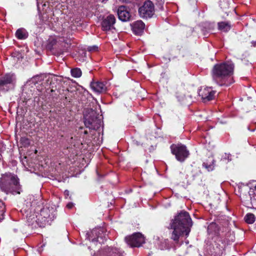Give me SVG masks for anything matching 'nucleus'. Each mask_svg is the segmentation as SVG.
I'll list each match as a JSON object with an SVG mask.
<instances>
[{
  "mask_svg": "<svg viewBox=\"0 0 256 256\" xmlns=\"http://www.w3.org/2000/svg\"><path fill=\"white\" fill-rule=\"evenodd\" d=\"M41 80H42V77L39 76H35L31 79V81L33 83H36Z\"/></svg>",
  "mask_w": 256,
  "mask_h": 256,
  "instance_id": "28",
  "label": "nucleus"
},
{
  "mask_svg": "<svg viewBox=\"0 0 256 256\" xmlns=\"http://www.w3.org/2000/svg\"><path fill=\"white\" fill-rule=\"evenodd\" d=\"M245 221L250 224L254 223L255 221L254 215L252 214H248L244 217Z\"/></svg>",
  "mask_w": 256,
  "mask_h": 256,
  "instance_id": "22",
  "label": "nucleus"
},
{
  "mask_svg": "<svg viewBox=\"0 0 256 256\" xmlns=\"http://www.w3.org/2000/svg\"><path fill=\"white\" fill-rule=\"evenodd\" d=\"M213 246L214 253L216 256H220L222 254L223 250L225 247V244L220 238L217 237Z\"/></svg>",
  "mask_w": 256,
  "mask_h": 256,
  "instance_id": "14",
  "label": "nucleus"
},
{
  "mask_svg": "<svg viewBox=\"0 0 256 256\" xmlns=\"http://www.w3.org/2000/svg\"><path fill=\"white\" fill-rule=\"evenodd\" d=\"M192 224L189 214L186 211H181L170 224V228L173 230L171 239L176 244H178L180 242L182 243L183 238L188 236Z\"/></svg>",
  "mask_w": 256,
  "mask_h": 256,
  "instance_id": "1",
  "label": "nucleus"
},
{
  "mask_svg": "<svg viewBox=\"0 0 256 256\" xmlns=\"http://www.w3.org/2000/svg\"><path fill=\"white\" fill-rule=\"evenodd\" d=\"M56 40H55L54 39H52V40L50 39V40H49L48 47H49L50 48V47L49 46V45H50V44H52V45H54V44H56Z\"/></svg>",
  "mask_w": 256,
  "mask_h": 256,
  "instance_id": "31",
  "label": "nucleus"
},
{
  "mask_svg": "<svg viewBox=\"0 0 256 256\" xmlns=\"http://www.w3.org/2000/svg\"><path fill=\"white\" fill-rule=\"evenodd\" d=\"M234 64L226 62L215 64L212 70L213 80L220 86H228L234 82L232 77L234 73Z\"/></svg>",
  "mask_w": 256,
  "mask_h": 256,
  "instance_id": "2",
  "label": "nucleus"
},
{
  "mask_svg": "<svg viewBox=\"0 0 256 256\" xmlns=\"http://www.w3.org/2000/svg\"><path fill=\"white\" fill-rule=\"evenodd\" d=\"M220 5L223 9H226L229 7V3L227 0H220Z\"/></svg>",
  "mask_w": 256,
  "mask_h": 256,
  "instance_id": "25",
  "label": "nucleus"
},
{
  "mask_svg": "<svg viewBox=\"0 0 256 256\" xmlns=\"http://www.w3.org/2000/svg\"><path fill=\"white\" fill-rule=\"evenodd\" d=\"M73 206H74V204L72 202H70V203L66 205V207L69 209L72 208L73 207Z\"/></svg>",
  "mask_w": 256,
  "mask_h": 256,
  "instance_id": "33",
  "label": "nucleus"
},
{
  "mask_svg": "<svg viewBox=\"0 0 256 256\" xmlns=\"http://www.w3.org/2000/svg\"><path fill=\"white\" fill-rule=\"evenodd\" d=\"M84 124L90 129L95 130L100 125V120L98 118L96 112L92 110L84 116Z\"/></svg>",
  "mask_w": 256,
  "mask_h": 256,
  "instance_id": "5",
  "label": "nucleus"
},
{
  "mask_svg": "<svg viewBox=\"0 0 256 256\" xmlns=\"http://www.w3.org/2000/svg\"><path fill=\"white\" fill-rule=\"evenodd\" d=\"M118 15L119 19L122 22H126L130 20V14L128 8L125 6H120L118 10Z\"/></svg>",
  "mask_w": 256,
  "mask_h": 256,
  "instance_id": "12",
  "label": "nucleus"
},
{
  "mask_svg": "<svg viewBox=\"0 0 256 256\" xmlns=\"http://www.w3.org/2000/svg\"><path fill=\"white\" fill-rule=\"evenodd\" d=\"M231 160V155L228 154H224L222 158V160L225 162H226L230 161Z\"/></svg>",
  "mask_w": 256,
  "mask_h": 256,
  "instance_id": "26",
  "label": "nucleus"
},
{
  "mask_svg": "<svg viewBox=\"0 0 256 256\" xmlns=\"http://www.w3.org/2000/svg\"><path fill=\"white\" fill-rule=\"evenodd\" d=\"M22 140L25 143L26 145L28 146L30 144V140L28 138H23Z\"/></svg>",
  "mask_w": 256,
  "mask_h": 256,
  "instance_id": "32",
  "label": "nucleus"
},
{
  "mask_svg": "<svg viewBox=\"0 0 256 256\" xmlns=\"http://www.w3.org/2000/svg\"><path fill=\"white\" fill-rule=\"evenodd\" d=\"M218 28L222 32H227L230 30L231 24L228 22H220L218 23Z\"/></svg>",
  "mask_w": 256,
  "mask_h": 256,
  "instance_id": "18",
  "label": "nucleus"
},
{
  "mask_svg": "<svg viewBox=\"0 0 256 256\" xmlns=\"http://www.w3.org/2000/svg\"><path fill=\"white\" fill-rule=\"evenodd\" d=\"M40 215L46 218H48L50 216V210L48 208H44L41 210Z\"/></svg>",
  "mask_w": 256,
  "mask_h": 256,
  "instance_id": "24",
  "label": "nucleus"
},
{
  "mask_svg": "<svg viewBox=\"0 0 256 256\" xmlns=\"http://www.w3.org/2000/svg\"><path fill=\"white\" fill-rule=\"evenodd\" d=\"M256 128H254V129H251V128H250V126H248V130H250V131H251V132H254V130H256Z\"/></svg>",
  "mask_w": 256,
  "mask_h": 256,
  "instance_id": "34",
  "label": "nucleus"
},
{
  "mask_svg": "<svg viewBox=\"0 0 256 256\" xmlns=\"http://www.w3.org/2000/svg\"><path fill=\"white\" fill-rule=\"evenodd\" d=\"M87 50L90 52H96L98 50V46H90L88 47Z\"/></svg>",
  "mask_w": 256,
  "mask_h": 256,
  "instance_id": "27",
  "label": "nucleus"
},
{
  "mask_svg": "<svg viewBox=\"0 0 256 256\" xmlns=\"http://www.w3.org/2000/svg\"><path fill=\"white\" fill-rule=\"evenodd\" d=\"M103 232L100 229H94L90 233L86 234V238L92 242H98L100 244L104 243L106 240V236H102Z\"/></svg>",
  "mask_w": 256,
  "mask_h": 256,
  "instance_id": "9",
  "label": "nucleus"
},
{
  "mask_svg": "<svg viewBox=\"0 0 256 256\" xmlns=\"http://www.w3.org/2000/svg\"><path fill=\"white\" fill-rule=\"evenodd\" d=\"M27 222L28 225L34 226L37 222V216L34 212H28V210H26Z\"/></svg>",
  "mask_w": 256,
  "mask_h": 256,
  "instance_id": "16",
  "label": "nucleus"
},
{
  "mask_svg": "<svg viewBox=\"0 0 256 256\" xmlns=\"http://www.w3.org/2000/svg\"><path fill=\"white\" fill-rule=\"evenodd\" d=\"M133 32L137 35H140L144 29L145 24L142 20H138L132 24Z\"/></svg>",
  "mask_w": 256,
  "mask_h": 256,
  "instance_id": "15",
  "label": "nucleus"
},
{
  "mask_svg": "<svg viewBox=\"0 0 256 256\" xmlns=\"http://www.w3.org/2000/svg\"><path fill=\"white\" fill-rule=\"evenodd\" d=\"M216 94L211 87H206L199 90L198 94L201 96L202 101L204 102L213 100Z\"/></svg>",
  "mask_w": 256,
  "mask_h": 256,
  "instance_id": "10",
  "label": "nucleus"
},
{
  "mask_svg": "<svg viewBox=\"0 0 256 256\" xmlns=\"http://www.w3.org/2000/svg\"><path fill=\"white\" fill-rule=\"evenodd\" d=\"M14 78L13 74H7L0 78V92H6L14 86Z\"/></svg>",
  "mask_w": 256,
  "mask_h": 256,
  "instance_id": "7",
  "label": "nucleus"
},
{
  "mask_svg": "<svg viewBox=\"0 0 256 256\" xmlns=\"http://www.w3.org/2000/svg\"><path fill=\"white\" fill-rule=\"evenodd\" d=\"M16 36L19 40H24L28 38V32L25 29L20 28L16 30Z\"/></svg>",
  "mask_w": 256,
  "mask_h": 256,
  "instance_id": "17",
  "label": "nucleus"
},
{
  "mask_svg": "<svg viewBox=\"0 0 256 256\" xmlns=\"http://www.w3.org/2000/svg\"><path fill=\"white\" fill-rule=\"evenodd\" d=\"M107 82H92L90 83V87L95 92L100 93L106 92L107 90Z\"/></svg>",
  "mask_w": 256,
  "mask_h": 256,
  "instance_id": "13",
  "label": "nucleus"
},
{
  "mask_svg": "<svg viewBox=\"0 0 256 256\" xmlns=\"http://www.w3.org/2000/svg\"><path fill=\"white\" fill-rule=\"evenodd\" d=\"M125 240L131 247H140L144 242V238L142 234L136 232L126 237Z\"/></svg>",
  "mask_w": 256,
  "mask_h": 256,
  "instance_id": "8",
  "label": "nucleus"
},
{
  "mask_svg": "<svg viewBox=\"0 0 256 256\" xmlns=\"http://www.w3.org/2000/svg\"><path fill=\"white\" fill-rule=\"evenodd\" d=\"M214 160L212 158H209L206 162L203 163L202 166L208 171H212L214 167Z\"/></svg>",
  "mask_w": 256,
  "mask_h": 256,
  "instance_id": "19",
  "label": "nucleus"
},
{
  "mask_svg": "<svg viewBox=\"0 0 256 256\" xmlns=\"http://www.w3.org/2000/svg\"><path fill=\"white\" fill-rule=\"evenodd\" d=\"M170 150L176 159L180 162H184L190 155L189 151L186 146L182 144H172L170 146Z\"/></svg>",
  "mask_w": 256,
  "mask_h": 256,
  "instance_id": "4",
  "label": "nucleus"
},
{
  "mask_svg": "<svg viewBox=\"0 0 256 256\" xmlns=\"http://www.w3.org/2000/svg\"><path fill=\"white\" fill-rule=\"evenodd\" d=\"M5 212L4 203L0 200V222L4 219V214Z\"/></svg>",
  "mask_w": 256,
  "mask_h": 256,
  "instance_id": "23",
  "label": "nucleus"
},
{
  "mask_svg": "<svg viewBox=\"0 0 256 256\" xmlns=\"http://www.w3.org/2000/svg\"><path fill=\"white\" fill-rule=\"evenodd\" d=\"M255 188H256V186H255Z\"/></svg>",
  "mask_w": 256,
  "mask_h": 256,
  "instance_id": "35",
  "label": "nucleus"
},
{
  "mask_svg": "<svg viewBox=\"0 0 256 256\" xmlns=\"http://www.w3.org/2000/svg\"><path fill=\"white\" fill-rule=\"evenodd\" d=\"M112 253L116 254L117 256H122L120 252L116 248L112 249Z\"/></svg>",
  "mask_w": 256,
  "mask_h": 256,
  "instance_id": "30",
  "label": "nucleus"
},
{
  "mask_svg": "<svg viewBox=\"0 0 256 256\" xmlns=\"http://www.w3.org/2000/svg\"><path fill=\"white\" fill-rule=\"evenodd\" d=\"M208 230L209 233L216 234L219 230L218 226L216 223L212 222L208 226Z\"/></svg>",
  "mask_w": 256,
  "mask_h": 256,
  "instance_id": "20",
  "label": "nucleus"
},
{
  "mask_svg": "<svg viewBox=\"0 0 256 256\" xmlns=\"http://www.w3.org/2000/svg\"><path fill=\"white\" fill-rule=\"evenodd\" d=\"M138 12L141 18H150L154 14V6L150 0L146 1L144 4L138 9Z\"/></svg>",
  "mask_w": 256,
  "mask_h": 256,
  "instance_id": "6",
  "label": "nucleus"
},
{
  "mask_svg": "<svg viewBox=\"0 0 256 256\" xmlns=\"http://www.w3.org/2000/svg\"><path fill=\"white\" fill-rule=\"evenodd\" d=\"M30 202H31V200H32V204H31L32 206L34 207V206L37 204V202L35 200H34V196H30Z\"/></svg>",
  "mask_w": 256,
  "mask_h": 256,
  "instance_id": "29",
  "label": "nucleus"
},
{
  "mask_svg": "<svg viewBox=\"0 0 256 256\" xmlns=\"http://www.w3.org/2000/svg\"><path fill=\"white\" fill-rule=\"evenodd\" d=\"M70 72L72 76L76 78H80L82 74L81 70L78 68H72Z\"/></svg>",
  "mask_w": 256,
  "mask_h": 256,
  "instance_id": "21",
  "label": "nucleus"
},
{
  "mask_svg": "<svg viewBox=\"0 0 256 256\" xmlns=\"http://www.w3.org/2000/svg\"><path fill=\"white\" fill-rule=\"evenodd\" d=\"M0 190L6 194H20V186L18 177L11 174H2L0 178Z\"/></svg>",
  "mask_w": 256,
  "mask_h": 256,
  "instance_id": "3",
  "label": "nucleus"
},
{
  "mask_svg": "<svg viewBox=\"0 0 256 256\" xmlns=\"http://www.w3.org/2000/svg\"><path fill=\"white\" fill-rule=\"evenodd\" d=\"M116 18L112 14H110L104 18L102 22V29L104 31L110 30L114 28Z\"/></svg>",
  "mask_w": 256,
  "mask_h": 256,
  "instance_id": "11",
  "label": "nucleus"
}]
</instances>
